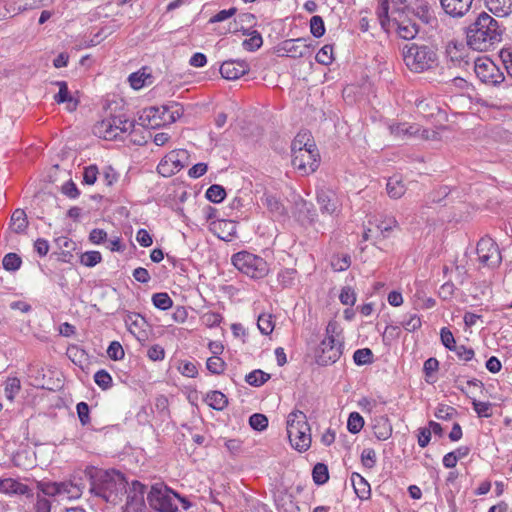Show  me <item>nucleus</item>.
Here are the masks:
<instances>
[{"label": "nucleus", "instance_id": "obj_1", "mask_svg": "<svg viewBox=\"0 0 512 512\" xmlns=\"http://www.w3.org/2000/svg\"><path fill=\"white\" fill-rule=\"evenodd\" d=\"M87 474L90 479V492L108 503L117 504L127 492L128 482L117 470L90 468Z\"/></svg>", "mask_w": 512, "mask_h": 512}, {"label": "nucleus", "instance_id": "obj_2", "mask_svg": "<svg viewBox=\"0 0 512 512\" xmlns=\"http://www.w3.org/2000/svg\"><path fill=\"white\" fill-rule=\"evenodd\" d=\"M502 30L497 20L481 12L467 28V44L477 51H487L501 40Z\"/></svg>", "mask_w": 512, "mask_h": 512}, {"label": "nucleus", "instance_id": "obj_3", "mask_svg": "<svg viewBox=\"0 0 512 512\" xmlns=\"http://www.w3.org/2000/svg\"><path fill=\"white\" fill-rule=\"evenodd\" d=\"M403 60L408 69L415 73H423L438 66L437 48L432 44H406L402 50Z\"/></svg>", "mask_w": 512, "mask_h": 512}, {"label": "nucleus", "instance_id": "obj_4", "mask_svg": "<svg viewBox=\"0 0 512 512\" xmlns=\"http://www.w3.org/2000/svg\"><path fill=\"white\" fill-rule=\"evenodd\" d=\"M184 113L182 105L171 102L161 107L145 108L138 118V124L151 129L170 124L179 119Z\"/></svg>", "mask_w": 512, "mask_h": 512}, {"label": "nucleus", "instance_id": "obj_5", "mask_svg": "<svg viewBox=\"0 0 512 512\" xmlns=\"http://www.w3.org/2000/svg\"><path fill=\"white\" fill-rule=\"evenodd\" d=\"M287 435L292 447L299 452L309 449L311 445L310 426L302 411L295 410L288 415Z\"/></svg>", "mask_w": 512, "mask_h": 512}, {"label": "nucleus", "instance_id": "obj_6", "mask_svg": "<svg viewBox=\"0 0 512 512\" xmlns=\"http://www.w3.org/2000/svg\"><path fill=\"white\" fill-rule=\"evenodd\" d=\"M337 323L330 321L326 327V337L321 341L316 352L317 363L322 366L335 363L342 355L343 343L336 338Z\"/></svg>", "mask_w": 512, "mask_h": 512}, {"label": "nucleus", "instance_id": "obj_7", "mask_svg": "<svg viewBox=\"0 0 512 512\" xmlns=\"http://www.w3.org/2000/svg\"><path fill=\"white\" fill-rule=\"evenodd\" d=\"M388 11V0H379V6L376 14L382 29L386 32H390L392 28H395L397 34L402 39H414L419 32V26L410 19H404L402 21H398L396 19L391 20L388 16Z\"/></svg>", "mask_w": 512, "mask_h": 512}, {"label": "nucleus", "instance_id": "obj_8", "mask_svg": "<svg viewBox=\"0 0 512 512\" xmlns=\"http://www.w3.org/2000/svg\"><path fill=\"white\" fill-rule=\"evenodd\" d=\"M176 499H179L183 503L184 509H188L190 503L173 492L166 486L154 485L151 487L147 501L151 508L158 512H176L178 510Z\"/></svg>", "mask_w": 512, "mask_h": 512}, {"label": "nucleus", "instance_id": "obj_9", "mask_svg": "<svg viewBox=\"0 0 512 512\" xmlns=\"http://www.w3.org/2000/svg\"><path fill=\"white\" fill-rule=\"evenodd\" d=\"M232 264L253 279H261L269 272L268 264L263 258L246 251L233 255Z\"/></svg>", "mask_w": 512, "mask_h": 512}, {"label": "nucleus", "instance_id": "obj_10", "mask_svg": "<svg viewBox=\"0 0 512 512\" xmlns=\"http://www.w3.org/2000/svg\"><path fill=\"white\" fill-rule=\"evenodd\" d=\"M38 489L45 496H63L67 499H78L85 487L80 478L63 482H39Z\"/></svg>", "mask_w": 512, "mask_h": 512}, {"label": "nucleus", "instance_id": "obj_11", "mask_svg": "<svg viewBox=\"0 0 512 512\" xmlns=\"http://www.w3.org/2000/svg\"><path fill=\"white\" fill-rule=\"evenodd\" d=\"M477 255L479 261L488 267H497L502 260L501 253L499 251L496 242L486 236L481 238L477 243Z\"/></svg>", "mask_w": 512, "mask_h": 512}, {"label": "nucleus", "instance_id": "obj_12", "mask_svg": "<svg viewBox=\"0 0 512 512\" xmlns=\"http://www.w3.org/2000/svg\"><path fill=\"white\" fill-rule=\"evenodd\" d=\"M474 70L476 76L486 84L497 85L504 81V74L490 59H478Z\"/></svg>", "mask_w": 512, "mask_h": 512}, {"label": "nucleus", "instance_id": "obj_13", "mask_svg": "<svg viewBox=\"0 0 512 512\" xmlns=\"http://www.w3.org/2000/svg\"><path fill=\"white\" fill-rule=\"evenodd\" d=\"M292 165L303 175L316 171L319 165V153L317 149H305L292 154Z\"/></svg>", "mask_w": 512, "mask_h": 512}, {"label": "nucleus", "instance_id": "obj_14", "mask_svg": "<svg viewBox=\"0 0 512 512\" xmlns=\"http://www.w3.org/2000/svg\"><path fill=\"white\" fill-rule=\"evenodd\" d=\"M317 203L322 213L337 216L340 212V201L336 193L331 189H319L317 191Z\"/></svg>", "mask_w": 512, "mask_h": 512}, {"label": "nucleus", "instance_id": "obj_15", "mask_svg": "<svg viewBox=\"0 0 512 512\" xmlns=\"http://www.w3.org/2000/svg\"><path fill=\"white\" fill-rule=\"evenodd\" d=\"M311 43L305 38L287 39L281 43V50L291 58H302L310 54Z\"/></svg>", "mask_w": 512, "mask_h": 512}, {"label": "nucleus", "instance_id": "obj_16", "mask_svg": "<svg viewBox=\"0 0 512 512\" xmlns=\"http://www.w3.org/2000/svg\"><path fill=\"white\" fill-rule=\"evenodd\" d=\"M437 0H414L412 13L424 24H431L436 21L434 7Z\"/></svg>", "mask_w": 512, "mask_h": 512}, {"label": "nucleus", "instance_id": "obj_17", "mask_svg": "<svg viewBox=\"0 0 512 512\" xmlns=\"http://www.w3.org/2000/svg\"><path fill=\"white\" fill-rule=\"evenodd\" d=\"M441 8L452 18L464 17L472 8L474 0H439Z\"/></svg>", "mask_w": 512, "mask_h": 512}, {"label": "nucleus", "instance_id": "obj_18", "mask_svg": "<svg viewBox=\"0 0 512 512\" xmlns=\"http://www.w3.org/2000/svg\"><path fill=\"white\" fill-rule=\"evenodd\" d=\"M249 64L245 61L228 60L220 66L222 77L228 80H235L248 73Z\"/></svg>", "mask_w": 512, "mask_h": 512}, {"label": "nucleus", "instance_id": "obj_19", "mask_svg": "<svg viewBox=\"0 0 512 512\" xmlns=\"http://www.w3.org/2000/svg\"><path fill=\"white\" fill-rule=\"evenodd\" d=\"M145 485L140 483L139 481H133L129 490H127V507L129 509H133L134 511L141 510L144 505V493H145Z\"/></svg>", "mask_w": 512, "mask_h": 512}, {"label": "nucleus", "instance_id": "obj_20", "mask_svg": "<svg viewBox=\"0 0 512 512\" xmlns=\"http://www.w3.org/2000/svg\"><path fill=\"white\" fill-rule=\"evenodd\" d=\"M117 122L118 124H121V117L111 116L109 118L103 119L102 121L96 123L93 128V133L96 136L106 140L116 139V133L113 129V126H115Z\"/></svg>", "mask_w": 512, "mask_h": 512}, {"label": "nucleus", "instance_id": "obj_21", "mask_svg": "<svg viewBox=\"0 0 512 512\" xmlns=\"http://www.w3.org/2000/svg\"><path fill=\"white\" fill-rule=\"evenodd\" d=\"M125 323L128 330L136 336L138 340L146 339L144 327L147 326V322L143 316L138 313H129L125 318Z\"/></svg>", "mask_w": 512, "mask_h": 512}, {"label": "nucleus", "instance_id": "obj_22", "mask_svg": "<svg viewBox=\"0 0 512 512\" xmlns=\"http://www.w3.org/2000/svg\"><path fill=\"white\" fill-rule=\"evenodd\" d=\"M0 491L6 494L31 495V489L26 484L11 478L0 480Z\"/></svg>", "mask_w": 512, "mask_h": 512}, {"label": "nucleus", "instance_id": "obj_23", "mask_svg": "<svg viewBox=\"0 0 512 512\" xmlns=\"http://www.w3.org/2000/svg\"><path fill=\"white\" fill-rule=\"evenodd\" d=\"M485 4L497 17H506L512 13V0H485Z\"/></svg>", "mask_w": 512, "mask_h": 512}, {"label": "nucleus", "instance_id": "obj_24", "mask_svg": "<svg viewBox=\"0 0 512 512\" xmlns=\"http://www.w3.org/2000/svg\"><path fill=\"white\" fill-rule=\"evenodd\" d=\"M373 432L378 440H387L392 435V425L387 417L381 416L374 420Z\"/></svg>", "mask_w": 512, "mask_h": 512}, {"label": "nucleus", "instance_id": "obj_25", "mask_svg": "<svg viewBox=\"0 0 512 512\" xmlns=\"http://www.w3.org/2000/svg\"><path fill=\"white\" fill-rule=\"evenodd\" d=\"M390 133L399 139H405L417 135L420 129L416 125L398 123L389 126Z\"/></svg>", "mask_w": 512, "mask_h": 512}, {"label": "nucleus", "instance_id": "obj_26", "mask_svg": "<svg viewBox=\"0 0 512 512\" xmlns=\"http://www.w3.org/2000/svg\"><path fill=\"white\" fill-rule=\"evenodd\" d=\"M406 186L399 176H392L388 179L386 191L390 198L399 199L406 192Z\"/></svg>", "mask_w": 512, "mask_h": 512}, {"label": "nucleus", "instance_id": "obj_27", "mask_svg": "<svg viewBox=\"0 0 512 512\" xmlns=\"http://www.w3.org/2000/svg\"><path fill=\"white\" fill-rule=\"evenodd\" d=\"M351 482L356 495L360 499H368L371 493L369 483L358 473L354 472L351 475Z\"/></svg>", "mask_w": 512, "mask_h": 512}, {"label": "nucleus", "instance_id": "obj_28", "mask_svg": "<svg viewBox=\"0 0 512 512\" xmlns=\"http://www.w3.org/2000/svg\"><path fill=\"white\" fill-rule=\"evenodd\" d=\"M316 146L311 140V135L307 132L298 133L291 144L292 154H296L305 149H315Z\"/></svg>", "mask_w": 512, "mask_h": 512}, {"label": "nucleus", "instance_id": "obj_29", "mask_svg": "<svg viewBox=\"0 0 512 512\" xmlns=\"http://www.w3.org/2000/svg\"><path fill=\"white\" fill-rule=\"evenodd\" d=\"M205 401L211 408L218 411L223 410L228 405V399L226 395L220 391H210L207 393Z\"/></svg>", "mask_w": 512, "mask_h": 512}, {"label": "nucleus", "instance_id": "obj_30", "mask_svg": "<svg viewBox=\"0 0 512 512\" xmlns=\"http://www.w3.org/2000/svg\"><path fill=\"white\" fill-rule=\"evenodd\" d=\"M263 204L275 216H283L286 213L285 207L282 202L271 194H264L262 198Z\"/></svg>", "mask_w": 512, "mask_h": 512}, {"label": "nucleus", "instance_id": "obj_31", "mask_svg": "<svg viewBox=\"0 0 512 512\" xmlns=\"http://www.w3.org/2000/svg\"><path fill=\"white\" fill-rule=\"evenodd\" d=\"M11 226L14 232L22 233L28 226L27 215L24 210L16 209L11 216Z\"/></svg>", "mask_w": 512, "mask_h": 512}, {"label": "nucleus", "instance_id": "obj_32", "mask_svg": "<svg viewBox=\"0 0 512 512\" xmlns=\"http://www.w3.org/2000/svg\"><path fill=\"white\" fill-rule=\"evenodd\" d=\"M270 379V374L265 373L262 370H254L250 372L245 380L251 386L259 387Z\"/></svg>", "mask_w": 512, "mask_h": 512}, {"label": "nucleus", "instance_id": "obj_33", "mask_svg": "<svg viewBox=\"0 0 512 512\" xmlns=\"http://www.w3.org/2000/svg\"><path fill=\"white\" fill-rule=\"evenodd\" d=\"M225 197V189L218 184L211 185L206 191V198L213 203H220Z\"/></svg>", "mask_w": 512, "mask_h": 512}, {"label": "nucleus", "instance_id": "obj_34", "mask_svg": "<svg viewBox=\"0 0 512 512\" xmlns=\"http://www.w3.org/2000/svg\"><path fill=\"white\" fill-rule=\"evenodd\" d=\"M312 477L316 484H325L329 479L327 466L323 463H317L313 468Z\"/></svg>", "mask_w": 512, "mask_h": 512}, {"label": "nucleus", "instance_id": "obj_35", "mask_svg": "<svg viewBox=\"0 0 512 512\" xmlns=\"http://www.w3.org/2000/svg\"><path fill=\"white\" fill-rule=\"evenodd\" d=\"M364 426V419L358 412H352L349 415L347 428L352 434H357L361 431Z\"/></svg>", "mask_w": 512, "mask_h": 512}, {"label": "nucleus", "instance_id": "obj_36", "mask_svg": "<svg viewBox=\"0 0 512 512\" xmlns=\"http://www.w3.org/2000/svg\"><path fill=\"white\" fill-rule=\"evenodd\" d=\"M248 35L250 36V38L245 39L242 44L244 49L248 51H255L259 49L263 43L261 34L254 30L248 33Z\"/></svg>", "mask_w": 512, "mask_h": 512}, {"label": "nucleus", "instance_id": "obj_37", "mask_svg": "<svg viewBox=\"0 0 512 512\" xmlns=\"http://www.w3.org/2000/svg\"><path fill=\"white\" fill-rule=\"evenodd\" d=\"M333 46L324 45L316 54L315 60L322 65H330L333 61Z\"/></svg>", "mask_w": 512, "mask_h": 512}, {"label": "nucleus", "instance_id": "obj_38", "mask_svg": "<svg viewBox=\"0 0 512 512\" xmlns=\"http://www.w3.org/2000/svg\"><path fill=\"white\" fill-rule=\"evenodd\" d=\"M257 326L262 334L269 335L274 330V322L272 320V315L270 314H261L258 317Z\"/></svg>", "mask_w": 512, "mask_h": 512}, {"label": "nucleus", "instance_id": "obj_39", "mask_svg": "<svg viewBox=\"0 0 512 512\" xmlns=\"http://www.w3.org/2000/svg\"><path fill=\"white\" fill-rule=\"evenodd\" d=\"M153 305L160 310H168L172 307L173 301L167 293H155L152 296Z\"/></svg>", "mask_w": 512, "mask_h": 512}, {"label": "nucleus", "instance_id": "obj_40", "mask_svg": "<svg viewBox=\"0 0 512 512\" xmlns=\"http://www.w3.org/2000/svg\"><path fill=\"white\" fill-rule=\"evenodd\" d=\"M21 389L20 380L17 377H10L6 381L5 395L7 399L12 401Z\"/></svg>", "mask_w": 512, "mask_h": 512}, {"label": "nucleus", "instance_id": "obj_41", "mask_svg": "<svg viewBox=\"0 0 512 512\" xmlns=\"http://www.w3.org/2000/svg\"><path fill=\"white\" fill-rule=\"evenodd\" d=\"M22 263L21 258L16 253H8L4 256L2 264L7 271H16Z\"/></svg>", "mask_w": 512, "mask_h": 512}, {"label": "nucleus", "instance_id": "obj_42", "mask_svg": "<svg viewBox=\"0 0 512 512\" xmlns=\"http://www.w3.org/2000/svg\"><path fill=\"white\" fill-rule=\"evenodd\" d=\"M206 367L211 373L219 375L224 372L226 364L219 356H212L207 359Z\"/></svg>", "mask_w": 512, "mask_h": 512}, {"label": "nucleus", "instance_id": "obj_43", "mask_svg": "<svg viewBox=\"0 0 512 512\" xmlns=\"http://www.w3.org/2000/svg\"><path fill=\"white\" fill-rule=\"evenodd\" d=\"M102 260V255L98 251H87L80 257V263L86 267H94Z\"/></svg>", "mask_w": 512, "mask_h": 512}, {"label": "nucleus", "instance_id": "obj_44", "mask_svg": "<svg viewBox=\"0 0 512 512\" xmlns=\"http://www.w3.org/2000/svg\"><path fill=\"white\" fill-rule=\"evenodd\" d=\"M351 265L350 256L347 254L334 256L331 260V266L334 271L341 272L347 270Z\"/></svg>", "mask_w": 512, "mask_h": 512}, {"label": "nucleus", "instance_id": "obj_45", "mask_svg": "<svg viewBox=\"0 0 512 512\" xmlns=\"http://www.w3.org/2000/svg\"><path fill=\"white\" fill-rule=\"evenodd\" d=\"M353 359L357 365L370 364L373 361V353L369 348L358 349L354 352Z\"/></svg>", "mask_w": 512, "mask_h": 512}, {"label": "nucleus", "instance_id": "obj_46", "mask_svg": "<svg viewBox=\"0 0 512 512\" xmlns=\"http://www.w3.org/2000/svg\"><path fill=\"white\" fill-rule=\"evenodd\" d=\"M457 414L458 412L454 407L445 404H439L435 411V417L440 420H450Z\"/></svg>", "mask_w": 512, "mask_h": 512}, {"label": "nucleus", "instance_id": "obj_47", "mask_svg": "<svg viewBox=\"0 0 512 512\" xmlns=\"http://www.w3.org/2000/svg\"><path fill=\"white\" fill-rule=\"evenodd\" d=\"M310 32L316 38L324 35L325 25L322 17L315 15L310 19Z\"/></svg>", "mask_w": 512, "mask_h": 512}, {"label": "nucleus", "instance_id": "obj_48", "mask_svg": "<svg viewBox=\"0 0 512 512\" xmlns=\"http://www.w3.org/2000/svg\"><path fill=\"white\" fill-rule=\"evenodd\" d=\"M94 381L103 390H106L112 386L111 375L106 370L103 369L95 373Z\"/></svg>", "mask_w": 512, "mask_h": 512}, {"label": "nucleus", "instance_id": "obj_49", "mask_svg": "<svg viewBox=\"0 0 512 512\" xmlns=\"http://www.w3.org/2000/svg\"><path fill=\"white\" fill-rule=\"evenodd\" d=\"M250 426L257 431H263L268 426V418L264 414L255 413L249 418Z\"/></svg>", "mask_w": 512, "mask_h": 512}, {"label": "nucleus", "instance_id": "obj_50", "mask_svg": "<svg viewBox=\"0 0 512 512\" xmlns=\"http://www.w3.org/2000/svg\"><path fill=\"white\" fill-rule=\"evenodd\" d=\"M56 85L59 87V92L54 97L55 101L59 104L72 102L73 98L69 94L67 83L65 81H57Z\"/></svg>", "mask_w": 512, "mask_h": 512}, {"label": "nucleus", "instance_id": "obj_51", "mask_svg": "<svg viewBox=\"0 0 512 512\" xmlns=\"http://www.w3.org/2000/svg\"><path fill=\"white\" fill-rule=\"evenodd\" d=\"M149 77L144 71H138L132 73L128 80L133 89L139 90L145 85L146 78Z\"/></svg>", "mask_w": 512, "mask_h": 512}, {"label": "nucleus", "instance_id": "obj_52", "mask_svg": "<svg viewBox=\"0 0 512 512\" xmlns=\"http://www.w3.org/2000/svg\"><path fill=\"white\" fill-rule=\"evenodd\" d=\"M459 361L464 363L471 361L474 358L475 352L472 348H468L463 344H460L454 352Z\"/></svg>", "mask_w": 512, "mask_h": 512}, {"label": "nucleus", "instance_id": "obj_53", "mask_svg": "<svg viewBox=\"0 0 512 512\" xmlns=\"http://www.w3.org/2000/svg\"><path fill=\"white\" fill-rule=\"evenodd\" d=\"M473 408L479 417H490L491 416V403L481 402L476 399L472 401Z\"/></svg>", "mask_w": 512, "mask_h": 512}, {"label": "nucleus", "instance_id": "obj_54", "mask_svg": "<svg viewBox=\"0 0 512 512\" xmlns=\"http://www.w3.org/2000/svg\"><path fill=\"white\" fill-rule=\"evenodd\" d=\"M107 354L112 360H121L125 356L123 347L117 341L111 342L107 349Z\"/></svg>", "mask_w": 512, "mask_h": 512}, {"label": "nucleus", "instance_id": "obj_55", "mask_svg": "<svg viewBox=\"0 0 512 512\" xmlns=\"http://www.w3.org/2000/svg\"><path fill=\"white\" fill-rule=\"evenodd\" d=\"M339 299L343 305L352 306L356 302V294L351 287H343Z\"/></svg>", "mask_w": 512, "mask_h": 512}, {"label": "nucleus", "instance_id": "obj_56", "mask_svg": "<svg viewBox=\"0 0 512 512\" xmlns=\"http://www.w3.org/2000/svg\"><path fill=\"white\" fill-rule=\"evenodd\" d=\"M98 174L99 170L96 165L85 167L83 173V182L87 185H93L97 180Z\"/></svg>", "mask_w": 512, "mask_h": 512}, {"label": "nucleus", "instance_id": "obj_57", "mask_svg": "<svg viewBox=\"0 0 512 512\" xmlns=\"http://www.w3.org/2000/svg\"><path fill=\"white\" fill-rule=\"evenodd\" d=\"M361 461L365 467L373 468L376 464V452L371 448L364 449L361 453Z\"/></svg>", "mask_w": 512, "mask_h": 512}, {"label": "nucleus", "instance_id": "obj_58", "mask_svg": "<svg viewBox=\"0 0 512 512\" xmlns=\"http://www.w3.org/2000/svg\"><path fill=\"white\" fill-rule=\"evenodd\" d=\"M80 423L85 426L90 423L89 406L86 402H79L76 406Z\"/></svg>", "mask_w": 512, "mask_h": 512}, {"label": "nucleus", "instance_id": "obj_59", "mask_svg": "<svg viewBox=\"0 0 512 512\" xmlns=\"http://www.w3.org/2000/svg\"><path fill=\"white\" fill-rule=\"evenodd\" d=\"M222 319L223 317L221 314L212 311L207 312L202 316L203 323L210 328L218 326L221 323Z\"/></svg>", "mask_w": 512, "mask_h": 512}, {"label": "nucleus", "instance_id": "obj_60", "mask_svg": "<svg viewBox=\"0 0 512 512\" xmlns=\"http://www.w3.org/2000/svg\"><path fill=\"white\" fill-rule=\"evenodd\" d=\"M51 507L52 503L48 498L37 494L36 503L34 504L35 512H51Z\"/></svg>", "mask_w": 512, "mask_h": 512}, {"label": "nucleus", "instance_id": "obj_61", "mask_svg": "<svg viewBox=\"0 0 512 512\" xmlns=\"http://www.w3.org/2000/svg\"><path fill=\"white\" fill-rule=\"evenodd\" d=\"M276 504L279 508H282L284 512H290L293 507L292 495L283 493L278 495L276 498Z\"/></svg>", "mask_w": 512, "mask_h": 512}, {"label": "nucleus", "instance_id": "obj_62", "mask_svg": "<svg viewBox=\"0 0 512 512\" xmlns=\"http://www.w3.org/2000/svg\"><path fill=\"white\" fill-rule=\"evenodd\" d=\"M64 195L71 199H75L80 195V192L73 181H67L61 188Z\"/></svg>", "mask_w": 512, "mask_h": 512}, {"label": "nucleus", "instance_id": "obj_63", "mask_svg": "<svg viewBox=\"0 0 512 512\" xmlns=\"http://www.w3.org/2000/svg\"><path fill=\"white\" fill-rule=\"evenodd\" d=\"M102 176L107 186H112L118 180V174L111 166L103 169Z\"/></svg>", "mask_w": 512, "mask_h": 512}, {"label": "nucleus", "instance_id": "obj_64", "mask_svg": "<svg viewBox=\"0 0 512 512\" xmlns=\"http://www.w3.org/2000/svg\"><path fill=\"white\" fill-rule=\"evenodd\" d=\"M179 371L181 372L182 375L191 378L196 377V375L198 374L196 365L189 361L182 363V365L179 367Z\"/></svg>", "mask_w": 512, "mask_h": 512}]
</instances>
